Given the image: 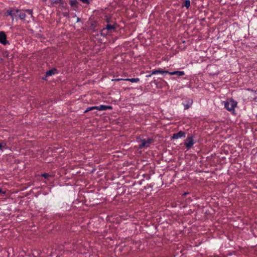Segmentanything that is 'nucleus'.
Here are the masks:
<instances>
[{
  "mask_svg": "<svg viewBox=\"0 0 257 257\" xmlns=\"http://www.w3.org/2000/svg\"><path fill=\"white\" fill-rule=\"evenodd\" d=\"M83 247L82 241L81 239H73L70 242L65 243L64 247L67 249L76 251L79 252L81 250Z\"/></svg>",
  "mask_w": 257,
  "mask_h": 257,
  "instance_id": "f257e3e1",
  "label": "nucleus"
},
{
  "mask_svg": "<svg viewBox=\"0 0 257 257\" xmlns=\"http://www.w3.org/2000/svg\"><path fill=\"white\" fill-rule=\"evenodd\" d=\"M222 104H224V108L229 111H234V108L237 106V102L232 98L226 101H222Z\"/></svg>",
  "mask_w": 257,
  "mask_h": 257,
  "instance_id": "f03ea898",
  "label": "nucleus"
},
{
  "mask_svg": "<svg viewBox=\"0 0 257 257\" xmlns=\"http://www.w3.org/2000/svg\"><path fill=\"white\" fill-rule=\"evenodd\" d=\"M116 31V27L114 25L107 24L105 27L101 31V36L105 37L109 33H114Z\"/></svg>",
  "mask_w": 257,
  "mask_h": 257,
  "instance_id": "7ed1b4c3",
  "label": "nucleus"
},
{
  "mask_svg": "<svg viewBox=\"0 0 257 257\" xmlns=\"http://www.w3.org/2000/svg\"><path fill=\"white\" fill-rule=\"evenodd\" d=\"M195 143L194 136L192 135H189L184 142V144L187 148V150L190 149Z\"/></svg>",
  "mask_w": 257,
  "mask_h": 257,
  "instance_id": "20e7f679",
  "label": "nucleus"
},
{
  "mask_svg": "<svg viewBox=\"0 0 257 257\" xmlns=\"http://www.w3.org/2000/svg\"><path fill=\"white\" fill-rule=\"evenodd\" d=\"M19 12V10L13 8L10 10H8L5 13V16H11L12 21H14V19L17 18V15Z\"/></svg>",
  "mask_w": 257,
  "mask_h": 257,
  "instance_id": "39448f33",
  "label": "nucleus"
},
{
  "mask_svg": "<svg viewBox=\"0 0 257 257\" xmlns=\"http://www.w3.org/2000/svg\"><path fill=\"white\" fill-rule=\"evenodd\" d=\"M153 142V139H148L147 140L142 139L140 144L139 146V149H143L144 148H148L150 147V144Z\"/></svg>",
  "mask_w": 257,
  "mask_h": 257,
  "instance_id": "423d86ee",
  "label": "nucleus"
},
{
  "mask_svg": "<svg viewBox=\"0 0 257 257\" xmlns=\"http://www.w3.org/2000/svg\"><path fill=\"white\" fill-rule=\"evenodd\" d=\"M0 43L4 45L9 44V41L7 40L6 34L4 31L0 32Z\"/></svg>",
  "mask_w": 257,
  "mask_h": 257,
  "instance_id": "0eeeda50",
  "label": "nucleus"
},
{
  "mask_svg": "<svg viewBox=\"0 0 257 257\" xmlns=\"http://www.w3.org/2000/svg\"><path fill=\"white\" fill-rule=\"evenodd\" d=\"M186 134L184 132L180 131L177 133L173 134L171 139V140L178 139L179 138H184Z\"/></svg>",
  "mask_w": 257,
  "mask_h": 257,
  "instance_id": "6e6552de",
  "label": "nucleus"
},
{
  "mask_svg": "<svg viewBox=\"0 0 257 257\" xmlns=\"http://www.w3.org/2000/svg\"><path fill=\"white\" fill-rule=\"evenodd\" d=\"M120 80H124V81H130L132 83H137L139 82L140 79L139 78H115L112 79V81H120Z\"/></svg>",
  "mask_w": 257,
  "mask_h": 257,
  "instance_id": "1a4fd4ad",
  "label": "nucleus"
},
{
  "mask_svg": "<svg viewBox=\"0 0 257 257\" xmlns=\"http://www.w3.org/2000/svg\"><path fill=\"white\" fill-rule=\"evenodd\" d=\"M169 71L167 70H163L162 68H159L157 70H153L151 72V74H158L159 73L162 74V75H165L168 74Z\"/></svg>",
  "mask_w": 257,
  "mask_h": 257,
  "instance_id": "9d476101",
  "label": "nucleus"
},
{
  "mask_svg": "<svg viewBox=\"0 0 257 257\" xmlns=\"http://www.w3.org/2000/svg\"><path fill=\"white\" fill-rule=\"evenodd\" d=\"M168 74L171 75H177L178 76H181L185 75V72L183 71H175L172 72L169 71Z\"/></svg>",
  "mask_w": 257,
  "mask_h": 257,
  "instance_id": "9b49d317",
  "label": "nucleus"
},
{
  "mask_svg": "<svg viewBox=\"0 0 257 257\" xmlns=\"http://www.w3.org/2000/svg\"><path fill=\"white\" fill-rule=\"evenodd\" d=\"M192 103L193 100L191 99H189L183 103L184 109H188L192 105Z\"/></svg>",
  "mask_w": 257,
  "mask_h": 257,
  "instance_id": "f8f14e48",
  "label": "nucleus"
},
{
  "mask_svg": "<svg viewBox=\"0 0 257 257\" xmlns=\"http://www.w3.org/2000/svg\"><path fill=\"white\" fill-rule=\"evenodd\" d=\"M112 107L109 105H100L99 106H96V109L99 111L110 109Z\"/></svg>",
  "mask_w": 257,
  "mask_h": 257,
  "instance_id": "ddd939ff",
  "label": "nucleus"
},
{
  "mask_svg": "<svg viewBox=\"0 0 257 257\" xmlns=\"http://www.w3.org/2000/svg\"><path fill=\"white\" fill-rule=\"evenodd\" d=\"M57 73V70L55 68L49 70L46 72V77L53 76L54 74Z\"/></svg>",
  "mask_w": 257,
  "mask_h": 257,
  "instance_id": "4468645a",
  "label": "nucleus"
},
{
  "mask_svg": "<svg viewBox=\"0 0 257 257\" xmlns=\"http://www.w3.org/2000/svg\"><path fill=\"white\" fill-rule=\"evenodd\" d=\"M26 14L19 10V12L17 15V18H19L21 20H25L26 18Z\"/></svg>",
  "mask_w": 257,
  "mask_h": 257,
  "instance_id": "2eb2a0df",
  "label": "nucleus"
},
{
  "mask_svg": "<svg viewBox=\"0 0 257 257\" xmlns=\"http://www.w3.org/2000/svg\"><path fill=\"white\" fill-rule=\"evenodd\" d=\"M7 149L6 143L5 142L0 143V150L3 151L4 149Z\"/></svg>",
  "mask_w": 257,
  "mask_h": 257,
  "instance_id": "dca6fc26",
  "label": "nucleus"
},
{
  "mask_svg": "<svg viewBox=\"0 0 257 257\" xmlns=\"http://www.w3.org/2000/svg\"><path fill=\"white\" fill-rule=\"evenodd\" d=\"M78 2L76 0H70L69 4L71 7H75L77 6Z\"/></svg>",
  "mask_w": 257,
  "mask_h": 257,
  "instance_id": "f3484780",
  "label": "nucleus"
},
{
  "mask_svg": "<svg viewBox=\"0 0 257 257\" xmlns=\"http://www.w3.org/2000/svg\"><path fill=\"white\" fill-rule=\"evenodd\" d=\"M190 6V0H185L184 5L183 7H185L187 9L189 8Z\"/></svg>",
  "mask_w": 257,
  "mask_h": 257,
  "instance_id": "a211bd4d",
  "label": "nucleus"
},
{
  "mask_svg": "<svg viewBox=\"0 0 257 257\" xmlns=\"http://www.w3.org/2000/svg\"><path fill=\"white\" fill-rule=\"evenodd\" d=\"M40 176L44 177L46 179H48L49 177L51 176V175L49 173H44L42 174Z\"/></svg>",
  "mask_w": 257,
  "mask_h": 257,
  "instance_id": "6ab92c4d",
  "label": "nucleus"
},
{
  "mask_svg": "<svg viewBox=\"0 0 257 257\" xmlns=\"http://www.w3.org/2000/svg\"><path fill=\"white\" fill-rule=\"evenodd\" d=\"M94 109H96V106H91V107H88L85 111H84V112H87L89 111H90V110H94Z\"/></svg>",
  "mask_w": 257,
  "mask_h": 257,
  "instance_id": "aec40b11",
  "label": "nucleus"
},
{
  "mask_svg": "<svg viewBox=\"0 0 257 257\" xmlns=\"http://www.w3.org/2000/svg\"><path fill=\"white\" fill-rule=\"evenodd\" d=\"M25 12L28 14L31 15V17H33V10L32 9H27L25 10Z\"/></svg>",
  "mask_w": 257,
  "mask_h": 257,
  "instance_id": "412c9836",
  "label": "nucleus"
},
{
  "mask_svg": "<svg viewBox=\"0 0 257 257\" xmlns=\"http://www.w3.org/2000/svg\"><path fill=\"white\" fill-rule=\"evenodd\" d=\"M52 4H61L62 0H50Z\"/></svg>",
  "mask_w": 257,
  "mask_h": 257,
  "instance_id": "4be33fe9",
  "label": "nucleus"
},
{
  "mask_svg": "<svg viewBox=\"0 0 257 257\" xmlns=\"http://www.w3.org/2000/svg\"><path fill=\"white\" fill-rule=\"evenodd\" d=\"M82 3L85 4H89L90 2L89 0H80Z\"/></svg>",
  "mask_w": 257,
  "mask_h": 257,
  "instance_id": "5701e85b",
  "label": "nucleus"
},
{
  "mask_svg": "<svg viewBox=\"0 0 257 257\" xmlns=\"http://www.w3.org/2000/svg\"><path fill=\"white\" fill-rule=\"evenodd\" d=\"M153 187V185H151V184H150V185H148H148H147V186H146V187H145V188L146 189H147V188H151V187Z\"/></svg>",
  "mask_w": 257,
  "mask_h": 257,
  "instance_id": "b1692460",
  "label": "nucleus"
},
{
  "mask_svg": "<svg viewBox=\"0 0 257 257\" xmlns=\"http://www.w3.org/2000/svg\"><path fill=\"white\" fill-rule=\"evenodd\" d=\"M2 193L3 195L5 194V192L3 191L0 188V194Z\"/></svg>",
  "mask_w": 257,
  "mask_h": 257,
  "instance_id": "393cba45",
  "label": "nucleus"
},
{
  "mask_svg": "<svg viewBox=\"0 0 257 257\" xmlns=\"http://www.w3.org/2000/svg\"><path fill=\"white\" fill-rule=\"evenodd\" d=\"M152 75H153V74H151V73H149L148 74H147V75H146V77H151Z\"/></svg>",
  "mask_w": 257,
  "mask_h": 257,
  "instance_id": "a878e982",
  "label": "nucleus"
},
{
  "mask_svg": "<svg viewBox=\"0 0 257 257\" xmlns=\"http://www.w3.org/2000/svg\"><path fill=\"white\" fill-rule=\"evenodd\" d=\"M80 21V19L79 18L77 17V22H78Z\"/></svg>",
  "mask_w": 257,
  "mask_h": 257,
  "instance_id": "bb28decb",
  "label": "nucleus"
},
{
  "mask_svg": "<svg viewBox=\"0 0 257 257\" xmlns=\"http://www.w3.org/2000/svg\"><path fill=\"white\" fill-rule=\"evenodd\" d=\"M171 79H173V80H174L175 79V78L174 77H171Z\"/></svg>",
  "mask_w": 257,
  "mask_h": 257,
  "instance_id": "cd10ccee",
  "label": "nucleus"
},
{
  "mask_svg": "<svg viewBox=\"0 0 257 257\" xmlns=\"http://www.w3.org/2000/svg\"><path fill=\"white\" fill-rule=\"evenodd\" d=\"M154 83H156V80H154Z\"/></svg>",
  "mask_w": 257,
  "mask_h": 257,
  "instance_id": "c85d7f7f",
  "label": "nucleus"
}]
</instances>
